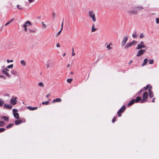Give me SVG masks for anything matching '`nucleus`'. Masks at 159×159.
I'll list each match as a JSON object with an SVG mask.
<instances>
[{
	"label": "nucleus",
	"mask_w": 159,
	"mask_h": 159,
	"mask_svg": "<svg viewBox=\"0 0 159 159\" xmlns=\"http://www.w3.org/2000/svg\"><path fill=\"white\" fill-rule=\"evenodd\" d=\"M50 95V94H48L46 96V97L48 98Z\"/></svg>",
	"instance_id": "obj_59"
},
{
	"label": "nucleus",
	"mask_w": 159,
	"mask_h": 159,
	"mask_svg": "<svg viewBox=\"0 0 159 159\" xmlns=\"http://www.w3.org/2000/svg\"><path fill=\"white\" fill-rule=\"evenodd\" d=\"M7 61L8 63H9L10 62H12L13 61V60H9V59L7 60Z\"/></svg>",
	"instance_id": "obj_43"
},
{
	"label": "nucleus",
	"mask_w": 159,
	"mask_h": 159,
	"mask_svg": "<svg viewBox=\"0 0 159 159\" xmlns=\"http://www.w3.org/2000/svg\"><path fill=\"white\" fill-rule=\"evenodd\" d=\"M132 36L134 38H136L138 36V35L136 34V32H135L134 33L132 34Z\"/></svg>",
	"instance_id": "obj_28"
},
{
	"label": "nucleus",
	"mask_w": 159,
	"mask_h": 159,
	"mask_svg": "<svg viewBox=\"0 0 159 159\" xmlns=\"http://www.w3.org/2000/svg\"><path fill=\"white\" fill-rule=\"evenodd\" d=\"M148 89V91H152V87L151 86H149Z\"/></svg>",
	"instance_id": "obj_50"
},
{
	"label": "nucleus",
	"mask_w": 159,
	"mask_h": 159,
	"mask_svg": "<svg viewBox=\"0 0 159 159\" xmlns=\"http://www.w3.org/2000/svg\"><path fill=\"white\" fill-rule=\"evenodd\" d=\"M141 98L140 97H137L135 99V103L138 102L139 101H140L141 100Z\"/></svg>",
	"instance_id": "obj_15"
},
{
	"label": "nucleus",
	"mask_w": 159,
	"mask_h": 159,
	"mask_svg": "<svg viewBox=\"0 0 159 159\" xmlns=\"http://www.w3.org/2000/svg\"><path fill=\"white\" fill-rule=\"evenodd\" d=\"M75 55V53L74 52V49L73 48H72V56H74Z\"/></svg>",
	"instance_id": "obj_45"
},
{
	"label": "nucleus",
	"mask_w": 159,
	"mask_h": 159,
	"mask_svg": "<svg viewBox=\"0 0 159 159\" xmlns=\"http://www.w3.org/2000/svg\"><path fill=\"white\" fill-rule=\"evenodd\" d=\"M148 93L147 92H144L143 95L142 97L143 98H144L147 100V99L148 97Z\"/></svg>",
	"instance_id": "obj_9"
},
{
	"label": "nucleus",
	"mask_w": 159,
	"mask_h": 159,
	"mask_svg": "<svg viewBox=\"0 0 159 159\" xmlns=\"http://www.w3.org/2000/svg\"><path fill=\"white\" fill-rule=\"evenodd\" d=\"M144 36H145L144 35V34H143V33L141 34L140 35V36H139V37H140V38H143V37H144Z\"/></svg>",
	"instance_id": "obj_41"
},
{
	"label": "nucleus",
	"mask_w": 159,
	"mask_h": 159,
	"mask_svg": "<svg viewBox=\"0 0 159 159\" xmlns=\"http://www.w3.org/2000/svg\"><path fill=\"white\" fill-rule=\"evenodd\" d=\"M4 107L6 109H12V106L9 104L6 105V104H5L4 106Z\"/></svg>",
	"instance_id": "obj_10"
},
{
	"label": "nucleus",
	"mask_w": 159,
	"mask_h": 159,
	"mask_svg": "<svg viewBox=\"0 0 159 159\" xmlns=\"http://www.w3.org/2000/svg\"><path fill=\"white\" fill-rule=\"evenodd\" d=\"M88 15L89 18H91L93 22H95L96 20V18L95 16V13L92 10L89 11H88Z\"/></svg>",
	"instance_id": "obj_1"
},
{
	"label": "nucleus",
	"mask_w": 159,
	"mask_h": 159,
	"mask_svg": "<svg viewBox=\"0 0 159 159\" xmlns=\"http://www.w3.org/2000/svg\"><path fill=\"white\" fill-rule=\"evenodd\" d=\"M156 21L157 24L159 23V18H157L156 19Z\"/></svg>",
	"instance_id": "obj_51"
},
{
	"label": "nucleus",
	"mask_w": 159,
	"mask_h": 159,
	"mask_svg": "<svg viewBox=\"0 0 159 159\" xmlns=\"http://www.w3.org/2000/svg\"><path fill=\"white\" fill-rule=\"evenodd\" d=\"M72 80V79H69L67 80V82L68 83H70Z\"/></svg>",
	"instance_id": "obj_32"
},
{
	"label": "nucleus",
	"mask_w": 159,
	"mask_h": 159,
	"mask_svg": "<svg viewBox=\"0 0 159 159\" xmlns=\"http://www.w3.org/2000/svg\"><path fill=\"white\" fill-rule=\"evenodd\" d=\"M17 7L18 9H22V7L19 5H17Z\"/></svg>",
	"instance_id": "obj_42"
},
{
	"label": "nucleus",
	"mask_w": 159,
	"mask_h": 159,
	"mask_svg": "<svg viewBox=\"0 0 159 159\" xmlns=\"http://www.w3.org/2000/svg\"><path fill=\"white\" fill-rule=\"evenodd\" d=\"M46 65V66L47 67V68H49V65L48 64H47Z\"/></svg>",
	"instance_id": "obj_55"
},
{
	"label": "nucleus",
	"mask_w": 159,
	"mask_h": 159,
	"mask_svg": "<svg viewBox=\"0 0 159 159\" xmlns=\"http://www.w3.org/2000/svg\"><path fill=\"white\" fill-rule=\"evenodd\" d=\"M11 72V74L13 75H17L18 72L16 70H12Z\"/></svg>",
	"instance_id": "obj_17"
},
{
	"label": "nucleus",
	"mask_w": 159,
	"mask_h": 159,
	"mask_svg": "<svg viewBox=\"0 0 159 159\" xmlns=\"http://www.w3.org/2000/svg\"><path fill=\"white\" fill-rule=\"evenodd\" d=\"M17 98V97L13 96L12 98L10 100V102L11 104L12 105H15L16 104L17 102L16 100Z\"/></svg>",
	"instance_id": "obj_4"
},
{
	"label": "nucleus",
	"mask_w": 159,
	"mask_h": 159,
	"mask_svg": "<svg viewBox=\"0 0 159 159\" xmlns=\"http://www.w3.org/2000/svg\"><path fill=\"white\" fill-rule=\"evenodd\" d=\"M14 20V18H12L11 19V20L9 21H8L5 24V26H7L12 21H13Z\"/></svg>",
	"instance_id": "obj_22"
},
{
	"label": "nucleus",
	"mask_w": 159,
	"mask_h": 159,
	"mask_svg": "<svg viewBox=\"0 0 159 159\" xmlns=\"http://www.w3.org/2000/svg\"><path fill=\"white\" fill-rule=\"evenodd\" d=\"M111 45H112V44L111 42L109 44L107 45V48L108 50H110L112 48L111 47Z\"/></svg>",
	"instance_id": "obj_18"
},
{
	"label": "nucleus",
	"mask_w": 159,
	"mask_h": 159,
	"mask_svg": "<svg viewBox=\"0 0 159 159\" xmlns=\"http://www.w3.org/2000/svg\"><path fill=\"white\" fill-rule=\"evenodd\" d=\"M52 16L54 18L55 17V13H53L52 14Z\"/></svg>",
	"instance_id": "obj_56"
},
{
	"label": "nucleus",
	"mask_w": 159,
	"mask_h": 159,
	"mask_svg": "<svg viewBox=\"0 0 159 159\" xmlns=\"http://www.w3.org/2000/svg\"><path fill=\"white\" fill-rule=\"evenodd\" d=\"M39 86L42 87H43L44 85L42 82H40L38 84Z\"/></svg>",
	"instance_id": "obj_36"
},
{
	"label": "nucleus",
	"mask_w": 159,
	"mask_h": 159,
	"mask_svg": "<svg viewBox=\"0 0 159 159\" xmlns=\"http://www.w3.org/2000/svg\"><path fill=\"white\" fill-rule=\"evenodd\" d=\"M29 31L33 33H34L36 31V30H29Z\"/></svg>",
	"instance_id": "obj_48"
},
{
	"label": "nucleus",
	"mask_w": 159,
	"mask_h": 159,
	"mask_svg": "<svg viewBox=\"0 0 159 159\" xmlns=\"http://www.w3.org/2000/svg\"><path fill=\"white\" fill-rule=\"evenodd\" d=\"M15 110V109H13V111H14V110Z\"/></svg>",
	"instance_id": "obj_64"
},
{
	"label": "nucleus",
	"mask_w": 159,
	"mask_h": 159,
	"mask_svg": "<svg viewBox=\"0 0 159 159\" xmlns=\"http://www.w3.org/2000/svg\"><path fill=\"white\" fill-rule=\"evenodd\" d=\"M5 130V129L4 128H0V133L4 131Z\"/></svg>",
	"instance_id": "obj_39"
},
{
	"label": "nucleus",
	"mask_w": 159,
	"mask_h": 159,
	"mask_svg": "<svg viewBox=\"0 0 159 159\" xmlns=\"http://www.w3.org/2000/svg\"><path fill=\"white\" fill-rule=\"evenodd\" d=\"M132 61H131L129 63V64H130V63H132Z\"/></svg>",
	"instance_id": "obj_62"
},
{
	"label": "nucleus",
	"mask_w": 159,
	"mask_h": 159,
	"mask_svg": "<svg viewBox=\"0 0 159 159\" xmlns=\"http://www.w3.org/2000/svg\"><path fill=\"white\" fill-rule=\"evenodd\" d=\"M57 47H60V44L59 43H57Z\"/></svg>",
	"instance_id": "obj_54"
},
{
	"label": "nucleus",
	"mask_w": 159,
	"mask_h": 159,
	"mask_svg": "<svg viewBox=\"0 0 159 159\" xmlns=\"http://www.w3.org/2000/svg\"><path fill=\"white\" fill-rule=\"evenodd\" d=\"M126 107L125 106H123L117 112V114L120 117L121 116V114L125 110Z\"/></svg>",
	"instance_id": "obj_3"
},
{
	"label": "nucleus",
	"mask_w": 159,
	"mask_h": 159,
	"mask_svg": "<svg viewBox=\"0 0 159 159\" xmlns=\"http://www.w3.org/2000/svg\"><path fill=\"white\" fill-rule=\"evenodd\" d=\"M147 101V100L144 98H143L142 99H141L140 101L141 103H143V102Z\"/></svg>",
	"instance_id": "obj_29"
},
{
	"label": "nucleus",
	"mask_w": 159,
	"mask_h": 159,
	"mask_svg": "<svg viewBox=\"0 0 159 159\" xmlns=\"http://www.w3.org/2000/svg\"><path fill=\"white\" fill-rule=\"evenodd\" d=\"M4 103V101H0V106H2L3 105V103Z\"/></svg>",
	"instance_id": "obj_47"
},
{
	"label": "nucleus",
	"mask_w": 159,
	"mask_h": 159,
	"mask_svg": "<svg viewBox=\"0 0 159 159\" xmlns=\"http://www.w3.org/2000/svg\"><path fill=\"white\" fill-rule=\"evenodd\" d=\"M155 98H153V99L152 101V102H155Z\"/></svg>",
	"instance_id": "obj_58"
},
{
	"label": "nucleus",
	"mask_w": 159,
	"mask_h": 159,
	"mask_svg": "<svg viewBox=\"0 0 159 159\" xmlns=\"http://www.w3.org/2000/svg\"><path fill=\"white\" fill-rule=\"evenodd\" d=\"M144 90L143 88L142 89L139 91V95L143 91H144Z\"/></svg>",
	"instance_id": "obj_40"
},
{
	"label": "nucleus",
	"mask_w": 159,
	"mask_h": 159,
	"mask_svg": "<svg viewBox=\"0 0 159 159\" xmlns=\"http://www.w3.org/2000/svg\"><path fill=\"white\" fill-rule=\"evenodd\" d=\"M70 74H73V72H70Z\"/></svg>",
	"instance_id": "obj_63"
},
{
	"label": "nucleus",
	"mask_w": 159,
	"mask_h": 159,
	"mask_svg": "<svg viewBox=\"0 0 159 159\" xmlns=\"http://www.w3.org/2000/svg\"><path fill=\"white\" fill-rule=\"evenodd\" d=\"M22 123V121L20 120H17L15 121V124L16 125H18Z\"/></svg>",
	"instance_id": "obj_19"
},
{
	"label": "nucleus",
	"mask_w": 159,
	"mask_h": 159,
	"mask_svg": "<svg viewBox=\"0 0 159 159\" xmlns=\"http://www.w3.org/2000/svg\"><path fill=\"white\" fill-rule=\"evenodd\" d=\"M42 26L43 29H45L46 28V25L43 22H42Z\"/></svg>",
	"instance_id": "obj_37"
},
{
	"label": "nucleus",
	"mask_w": 159,
	"mask_h": 159,
	"mask_svg": "<svg viewBox=\"0 0 159 159\" xmlns=\"http://www.w3.org/2000/svg\"><path fill=\"white\" fill-rule=\"evenodd\" d=\"M137 43V42L135 40H133L132 42L127 43L125 46V49H127L132 45Z\"/></svg>",
	"instance_id": "obj_2"
},
{
	"label": "nucleus",
	"mask_w": 159,
	"mask_h": 159,
	"mask_svg": "<svg viewBox=\"0 0 159 159\" xmlns=\"http://www.w3.org/2000/svg\"><path fill=\"white\" fill-rule=\"evenodd\" d=\"M128 39V36L127 35H126L124 37L121 43L122 46H124L125 44Z\"/></svg>",
	"instance_id": "obj_6"
},
{
	"label": "nucleus",
	"mask_w": 159,
	"mask_h": 159,
	"mask_svg": "<svg viewBox=\"0 0 159 159\" xmlns=\"http://www.w3.org/2000/svg\"><path fill=\"white\" fill-rule=\"evenodd\" d=\"M31 24V22L29 21H27L25 22L23 26L24 31L25 32H26L27 31V27Z\"/></svg>",
	"instance_id": "obj_5"
},
{
	"label": "nucleus",
	"mask_w": 159,
	"mask_h": 159,
	"mask_svg": "<svg viewBox=\"0 0 159 159\" xmlns=\"http://www.w3.org/2000/svg\"><path fill=\"white\" fill-rule=\"evenodd\" d=\"M149 64H153L154 63V61L153 60H149Z\"/></svg>",
	"instance_id": "obj_38"
},
{
	"label": "nucleus",
	"mask_w": 159,
	"mask_h": 159,
	"mask_svg": "<svg viewBox=\"0 0 159 159\" xmlns=\"http://www.w3.org/2000/svg\"><path fill=\"white\" fill-rule=\"evenodd\" d=\"M13 64H11L10 65L8 66L7 67V68H9V69L12 68L13 67Z\"/></svg>",
	"instance_id": "obj_34"
},
{
	"label": "nucleus",
	"mask_w": 159,
	"mask_h": 159,
	"mask_svg": "<svg viewBox=\"0 0 159 159\" xmlns=\"http://www.w3.org/2000/svg\"><path fill=\"white\" fill-rule=\"evenodd\" d=\"M2 118L4 119L5 120L7 121L8 120L9 118H8L6 116H4L2 117Z\"/></svg>",
	"instance_id": "obj_30"
},
{
	"label": "nucleus",
	"mask_w": 159,
	"mask_h": 159,
	"mask_svg": "<svg viewBox=\"0 0 159 159\" xmlns=\"http://www.w3.org/2000/svg\"><path fill=\"white\" fill-rule=\"evenodd\" d=\"M5 77L2 75H0V78H5Z\"/></svg>",
	"instance_id": "obj_53"
},
{
	"label": "nucleus",
	"mask_w": 159,
	"mask_h": 159,
	"mask_svg": "<svg viewBox=\"0 0 159 159\" xmlns=\"http://www.w3.org/2000/svg\"><path fill=\"white\" fill-rule=\"evenodd\" d=\"M63 27V20L62 23L61 24V29L62 30Z\"/></svg>",
	"instance_id": "obj_49"
},
{
	"label": "nucleus",
	"mask_w": 159,
	"mask_h": 159,
	"mask_svg": "<svg viewBox=\"0 0 159 159\" xmlns=\"http://www.w3.org/2000/svg\"><path fill=\"white\" fill-rule=\"evenodd\" d=\"M149 85H147L146 87H144L143 88L144 90H146L149 88Z\"/></svg>",
	"instance_id": "obj_35"
},
{
	"label": "nucleus",
	"mask_w": 159,
	"mask_h": 159,
	"mask_svg": "<svg viewBox=\"0 0 159 159\" xmlns=\"http://www.w3.org/2000/svg\"><path fill=\"white\" fill-rule=\"evenodd\" d=\"M135 102V99H133L131 101H130L129 103L127 104V106L128 107L132 105H133L134 103Z\"/></svg>",
	"instance_id": "obj_13"
},
{
	"label": "nucleus",
	"mask_w": 159,
	"mask_h": 159,
	"mask_svg": "<svg viewBox=\"0 0 159 159\" xmlns=\"http://www.w3.org/2000/svg\"><path fill=\"white\" fill-rule=\"evenodd\" d=\"M147 61H148L147 59V58H145L143 62L142 65V66H144L147 63Z\"/></svg>",
	"instance_id": "obj_24"
},
{
	"label": "nucleus",
	"mask_w": 159,
	"mask_h": 159,
	"mask_svg": "<svg viewBox=\"0 0 159 159\" xmlns=\"http://www.w3.org/2000/svg\"><path fill=\"white\" fill-rule=\"evenodd\" d=\"M140 44L143 46H145V44L143 41H141L140 43Z\"/></svg>",
	"instance_id": "obj_52"
},
{
	"label": "nucleus",
	"mask_w": 159,
	"mask_h": 159,
	"mask_svg": "<svg viewBox=\"0 0 159 159\" xmlns=\"http://www.w3.org/2000/svg\"><path fill=\"white\" fill-rule=\"evenodd\" d=\"M70 65L69 64L67 65V67H69L70 66Z\"/></svg>",
	"instance_id": "obj_61"
},
{
	"label": "nucleus",
	"mask_w": 159,
	"mask_h": 159,
	"mask_svg": "<svg viewBox=\"0 0 159 159\" xmlns=\"http://www.w3.org/2000/svg\"><path fill=\"white\" fill-rule=\"evenodd\" d=\"M135 9L137 10H141L143 9V8L142 7H137L135 8Z\"/></svg>",
	"instance_id": "obj_27"
},
{
	"label": "nucleus",
	"mask_w": 159,
	"mask_h": 159,
	"mask_svg": "<svg viewBox=\"0 0 159 159\" xmlns=\"http://www.w3.org/2000/svg\"><path fill=\"white\" fill-rule=\"evenodd\" d=\"M61 100L60 98H57L56 99H54L53 100L52 102H61Z\"/></svg>",
	"instance_id": "obj_12"
},
{
	"label": "nucleus",
	"mask_w": 159,
	"mask_h": 159,
	"mask_svg": "<svg viewBox=\"0 0 159 159\" xmlns=\"http://www.w3.org/2000/svg\"><path fill=\"white\" fill-rule=\"evenodd\" d=\"M14 116L17 119H18L19 118V115L18 113L16 112L14 113Z\"/></svg>",
	"instance_id": "obj_21"
},
{
	"label": "nucleus",
	"mask_w": 159,
	"mask_h": 159,
	"mask_svg": "<svg viewBox=\"0 0 159 159\" xmlns=\"http://www.w3.org/2000/svg\"><path fill=\"white\" fill-rule=\"evenodd\" d=\"M116 117H114L112 120V122L114 123L116 121Z\"/></svg>",
	"instance_id": "obj_44"
},
{
	"label": "nucleus",
	"mask_w": 159,
	"mask_h": 159,
	"mask_svg": "<svg viewBox=\"0 0 159 159\" xmlns=\"http://www.w3.org/2000/svg\"><path fill=\"white\" fill-rule=\"evenodd\" d=\"M30 3H31L34 1V0H28Z\"/></svg>",
	"instance_id": "obj_57"
},
{
	"label": "nucleus",
	"mask_w": 159,
	"mask_h": 159,
	"mask_svg": "<svg viewBox=\"0 0 159 159\" xmlns=\"http://www.w3.org/2000/svg\"><path fill=\"white\" fill-rule=\"evenodd\" d=\"M129 12L130 14H135L137 12V11H134V10H132L130 11Z\"/></svg>",
	"instance_id": "obj_31"
},
{
	"label": "nucleus",
	"mask_w": 159,
	"mask_h": 159,
	"mask_svg": "<svg viewBox=\"0 0 159 159\" xmlns=\"http://www.w3.org/2000/svg\"><path fill=\"white\" fill-rule=\"evenodd\" d=\"M62 30L61 29L58 32L57 36V37L60 34Z\"/></svg>",
	"instance_id": "obj_46"
},
{
	"label": "nucleus",
	"mask_w": 159,
	"mask_h": 159,
	"mask_svg": "<svg viewBox=\"0 0 159 159\" xmlns=\"http://www.w3.org/2000/svg\"><path fill=\"white\" fill-rule=\"evenodd\" d=\"M27 108L30 110L33 111L37 109L38 108V107H32L31 106H29L27 107Z\"/></svg>",
	"instance_id": "obj_11"
},
{
	"label": "nucleus",
	"mask_w": 159,
	"mask_h": 159,
	"mask_svg": "<svg viewBox=\"0 0 159 159\" xmlns=\"http://www.w3.org/2000/svg\"><path fill=\"white\" fill-rule=\"evenodd\" d=\"M20 63L21 65L23 66H25L26 65V63L25 61L24 60H21L20 61Z\"/></svg>",
	"instance_id": "obj_25"
},
{
	"label": "nucleus",
	"mask_w": 159,
	"mask_h": 159,
	"mask_svg": "<svg viewBox=\"0 0 159 159\" xmlns=\"http://www.w3.org/2000/svg\"><path fill=\"white\" fill-rule=\"evenodd\" d=\"M66 53H64L63 55V57H65V56H66Z\"/></svg>",
	"instance_id": "obj_60"
},
{
	"label": "nucleus",
	"mask_w": 159,
	"mask_h": 159,
	"mask_svg": "<svg viewBox=\"0 0 159 159\" xmlns=\"http://www.w3.org/2000/svg\"><path fill=\"white\" fill-rule=\"evenodd\" d=\"M146 51V50L145 49H142L139 50L136 55L137 57H139L141 56L143 54V53Z\"/></svg>",
	"instance_id": "obj_8"
},
{
	"label": "nucleus",
	"mask_w": 159,
	"mask_h": 159,
	"mask_svg": "<svg viewBox=\"0 0 159 159\" xmlns=\"http://www.w3.org/2000/svg\"><path fill=\"white\" fill-rule=\"evenodd\" d=\"M145 46H143L141 45L140 44H138L137 47L136 48V49H141L142 48H144L145 47Z\"/></svg>",
	"instance_id": "obj_14"
},
{
	"label": "nucleus",
	"mask_w": 159,
	"mask_h": 159,
	"mask_svg": "<svg viewBox=\"0 0 159 159\" xmlns=\"http://www.w3.org/2000/svg\"><path fill=\"white\" fill-rule=\"evenodd\" d=\"M49 102V101H46L45 102H42V104L43 105H44L45 104L47 105H48V104Z\"/></svg>",
	"instance_id": "obj_33"
},
{
	"label": "nucleus",
	"mask_w": 159,
	"mask_h": 159,
	"mask_svg": "<svg viewBox=\"0 0 159 159\" xmlns=\"http://www.w3.org/2000/svg\"><path fill=\"white\" fill-rule=\"evenodd\" d=\"M97 30V29H96L95 27V25L94 24H93L92 26V29H91V32H94L95 31Z\"/></svg>",
	"instance_id": "obj_16"
},
{
	"label": "nucleus",
	"mask_w": 159,
	"mask_h": 159,
	"mask_svg": "<svg viewBox=\"0 0 159 159\" xmlns=\"http://www.w3.org/2000/svg\"><path fill=\"white\" fill-rule=\"evenodd\" d=\"M13 125H14V124L13 123H12V124H9L6 127V128L7 129L10 128H11Z\"/></svg>",
	"instance_id": "obj_26"
},
{
	"label": "nucleus",
	"mask_w": 159,
	"mask_h": 159,
	"mask_svg": "<svg viewBox=\"0 0 159 159\" xmlns=\"http://www.w3.org/2000/svg\"><path fill=\"white\" fill-rule=\"evenodd\" d=\"M9 70L7 68L4 69L3 70H2V73L3 74H5L8 77H11V75H9L7 71H8Z\"/></svg>",
	"instance_id": "obj_7"
},
{
	"label": "nucleus",
	"mask_w": 159,
	"mask_h": 159,
	"mask_svg": "<svg viewBox=\"0 0 159 159\" xmlns=\"http://www.w3.org/2000/svg\"><path fill=\"white\" fill-rule=\"evenodd\" d=\"M6 124L4 121H0V126L3 127Z\"/></svg>",
	"instance_id": "obj_23"
},
{
	"label": "nucleus",
	"mask_w": 159,
	"mask_h": 159,
	"mask_svg": "<svg viewBox=\"0 0 159 159\" xmlns=\"http://www.w3.org/2000/svg\"><path fill=\"white\" fill-rule=\"evenodd\" d=\"M149 93V97L150 98H152L153 96V93L152 91H148Z\"/></svg>",
	"instance_id": "obj_20"
}]
</instances>
